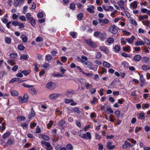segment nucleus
Masks as SVG:
<instances>
[{"label": "nucleus", "instance_id": "obj_1", "mask_svg": "<svg viewBox=\"0 0 150 150\" xmlns=\"http://www.w3.org/2000/svg\"><path fill=\"white\" fill-rule=\"evenodd\" d=\"M84 41L85 43L91 47L95 48L97 46L95 42L91 39L85 40Z\"/></svg>", "mask_w": 150, "mask_h": 150}, {"label": "nucleus", "instance_id": "obj_2", "mask_svg": "<svg viewBox=\"0 0 150 150\" xmlns=\"http://www.w3.org/2000/svg\"><path fill=\"white\" fill-rule=\"evenodd\" d=\"M45 87L49 90H52L56 88V85L55 83L50 81L47 84Z\"/></svg>", "mask_w": 150, "mask_h": 150}, {"label": "nucleus", "instance_id": "obj_3", "mask_svg": "<svg viewBox=\"0 0 150 150\" xmlns=\"http://www.w3.org/2000/svg\"><path fill=\"white\" fill-rule=\"evenodd\" d=\"M28 99V96L27 94H25L23 98L22 97L19 96L18 100L21 103L26 102Z\"/></svg>", "mask_w": 150, "mask_h": 150}, {"label": "nucleus", "instance_id": "obj_4", "mask_svg": "<svg viewBox=\"0 0 150 150\" xmlns=\"http://www.w3.org/2000/svg\"><path fill=\"white\" fill-rule=\"evenodd\" d=\"M81 137L86 139H91L92 138L91 134L89 132H87L86 134H83L80 135Z\"/></svg>", "mask_w": 150, "mask_h": 150}, {"label": "nucleus", "instance_id": "obj_5", "mask_svg": "<svg viewBox=\"0 0 150 150\" xmlns=\"http://www.w3.org/2000/svg\"><path fill=\"white\" fill-rule=\"evenodd\" d=\"M76 93L75 91L72 89H68L66 91V95L68 98H71Z\"/></svg>", "mask_w": 150, "mask_h": 150}, {"label": "nucleus", "instance_id": "obj_6", "mask_svg": "<svg viewBox=\"0 0 150 150\" xmlns=\"http://www.w3.org/2000/svg\"><path fill=\"white\" fill-rule=\"evenodd\" d=\"M61 95L59 93H54L50 94L48 96L50 100H53L57 98L60 96Z\"/></svg>", "mask_w": 150, "mask_h": 150}, {"label": "nucleus", "instance_id": "obj_7", "mask_svg": "<svg viewBox=\"0 0 150 150\" xmlns=\"http://www.w3.org/2000/svg\"><path fill=\"white\" fill-rule=\"evenodd\" d=\"M109 31L111 33L115 34L118 32V30L116 28V26L115 25H113L110 28Z\"/></svg>", "mask_w": 150, "mask_h": 150}, {"label": "nucleus", "instance_id": "obj_8", "mask_svg": "<svg viewBox=\"0 0 150 150\" xmlns=\"http://www.w3.org/2000/svg\"><path fill=\"white\" fill-rule=\"evenodd\" d=\"M41 143L43 146L45 145L47 147V148L53 149L52 146L51 145V144L48 142L42 141L41 142Z\"/></svg>", "mask_w": 150, "mask_h": 150}, {"label": "nucleus", "instance_id": "obj_9", "mask_svg": "<svg viewBox=\"0 0 150 150\" xmlns=\"http://www.w3.org/2000/svg\"><path fill=\"white\" fill-rule=\"evenodd\" d=\"M85 65L86 67L89 68L91 70H93L92 64L90 62L87 61Z\"/></svg>", "mask_w": 150, "mask_h": 150}, {"label": "nucleus", "instance_id": "obj_10", "mask_svg": "<svg viewBox=\"0 0 150 150\" xmlns=\"http://www.w3.org/2000/svg\"><path fill=\"white\" fill-rule=\"evenodd\" d=\"M112 142H108L107 143V149L109 150H111L114 149L115 147V145L112 146Z\"/></svg>", "mask_w": 150, "mask_h": 150}, {"label": "nucleus", "instance_id": "obj_11", "mask_svg": "<svg viewBox=\"0 0 150 150\" xmlns=\"http://www.w3.org/2000/svg\"><path fill=\"white\" fill-rule=\"evenodd\" d=\"M124 1L122 0H120L119 1L117 2V4L121 9L125 10L124 7Z\"/></svg>", "mask_w": 150, "mask_h": 150}, {"label": "nucleus", "instance_id": "obj_12", "mask_svg": "<svg viewBox=\"0 0 150 150\" xmlns=\"http://www.w3.org/2000/svg\"><path fill=\"white\" fill-rule=\"evenodd\" d=\"M106 34L105 33H100L99 37L101 40L103 41L106 39Z\"/></svg>", "mask_w": 150, "mask_h": 150}, {"label": "nucleus", "instance_id": "obj_13", "mask_svg": "<svg viewBox=\"0 0 150 150\" xmlns=\"http://www.w3.org/2000/svg\"><path fill=\"white\" fill-rule=\"evenodd\" d=\"M98 20L99 23H103L104 24H108L109 22V20L107 19H103L100 18Z\"/></svg>", "mask_w": 150, "mask_h": 150}, {"label": "nucleus", "instance_id": "obj_14", "mask_svg": "<svg viewBox=\"0 0 150 150\" xmlns=\"http://www.w3.org/2000/svg\"><path fill=\"white\" fill-rule=\"evenodd\" d=\"M140 81L141 82L140 86L141 87H142L143 86L145 82V79L144 78L143 76V75H141L140 76Z\"/></svg>", "mask_w": 150, "mask_h": 150}, {"label": "nucleus", "instance_id": "obj_15", "mask_svg": "<svg viewBox=\"0 0 150 150\" xmlns=\"http://www.w3.org/2000/svg\"><path fill=\"white\" fill-rule=\"evenodd\" d=\"M35 114V112L33 108H32L31 110V112L29 113L28 116V119H30L32 117L34 116Z\"/></svg>", "mask_w": 150, "mask_h": 150}, {"label": "nucleus", "instance_id": "obj_16", "mask_svg": "<svg viewBox=\"0 0 150 150\" xmlns=\"http://www.w3.org/2000/svg\"><path fill=\"white\" fill-rule=\"evenodd\" d=\"M142 59V57L140 55L137 54L135 55L134 57V61L135 62H138L140 61Z\"/></svg>", "mask_w": 150, "mask_h": 150}, {"label": "nucleus", "instance_id": "obj_17", "mask_svg": "<svg viewBox=\"0 0 150 150\" xmlns=\"http://www.w3.org/2000/svg\"><path fill=\"white\" fill-rule=\"evenodd\" d=\"M20 38L24 42H26L28 40L27 37L24 34L22 35Z\"/></svg>", "mask_w": 150, "mask_h": 150}, {"label": "nucleus", "instance_id": "obj_18", "mask_svg": "<svg viewBox=\"0 0 150 150\" xmlns=\"http://www.w3.org/2000/svg\"><path fill=\"white\" fill-rule=\"evenodd\" d=\"M94 6L93 5H91V6L87 8L86 10L88 12L93 13L94 12Z\"/></svg>", "mask_w": 150, "mask_h": 150}, {"label": "nucleus", "instance_id": "obj_19", "mask_svg": "<svg viewBox=\"0 0 150 150\" xmlns=\"http://www.w3.org/2000/svg\"><path fill=\"white\" fill-rule=\"evenodd\" d=\"M28 89L29 91L32 94L35 95L37 94V92L35 89L33 87Z\"/></svg>", "mask_w": 150, "mask_h": 150}, {"label": "nucleus", "instance_id": "obj_20", "mask_svg": "<svg viewBox=\"0 0 150 150\" xmlns=\"http://www.w3.org/2000/svg\"><path fill=\"white\" fill-rule=\"evenodd\" d=\"M66 123V121L64 119L60 120L58 122V125L59 126H63Z\"/></svg>", "mask_w": 150, "mask_h": 150}, {"label": "nucleus", "instance_id": "obj_21", "mask_svg": "<svg viewBox=\"0 0 150 150\" xmlns=\"http://www.w3.org/2000/svg\"><path fill=\"white\" fill-rule=\"evenodd\" d=\"M142 69L144 70H148L150 69V67L149 65H143L142 67Z\"/></svg>", "mask_w": 150, "mask_h": 150}, {"label": "nucleus", "instance_id": "obj_22", "mask_svg": "<svg viewBox=\"0 0 150 150\" xmlns=\"http://www.w3.org/2000/svg\"><path fill=\"white\" fill-rule=\"evenodd\" d=\"M29 23H30L32 26H34L36 24V21L33 18L29 21Z\"/></svg>", "mask_w": 150, "mask_h": 150}, {"label": "nucleus", "instance_id": "obj_23", "mask_svg": "<svg viewBox=\"0 0 150 150\" xmlns=\"http://www.w3.org/2000/svg\"><path fill=\"white\" fill-rule=\"evenodd\" d=\"M5 42L7 44H10L11 43V38L6 37L5 38Z\"/></svg>", "mask_w": 150, "mask_h": 150}, {"label": "nucleus", "instance_id": "obj_24", "mask_svg": "<svg viewBox=\"0 0 150 150\" xmlns=\"http://www.w3.org/2000/svg\"><path fill=\"white\" fill-rule=\"evenodd\" d=\"M138 119L141 120H144L145 119V114L143 112L139 114V117H138Z\"/></svg>", "mask_w": 150, "mask_h": 150}, {"label": "nucleus", "instance_id": "obj_25", "mask_svg": "<svg viewBox=\"0 0 150 150\" xmlns=\"http://www.w3.org/2000/svg\"><path fill=\"white\" fill-rule=\"evenodd\" d=\"M100 49L102 51H103L106 53H108L109 52V50L106 47L104 46H101L100 47Z\"/></svg>", "mask_w": 150, "mask_h": 150}, {"label": "nucleus", "instance_id": "obj_26", "mask_svg": "<svg viewBox=\"0 0 150 150\" xmlns=\"http://www.w3.org/2000/svg\"><path fill=\"white\" fill-rule=\"evenodd\" d=\"M102 54L100 52H97L95 54V58L97 59H100L102 57Z\"/></svg>", "mask_w": 150, "mask_h": 150}, {"label": "nucleus", "instance_id": "obj_27", "mask_svg": "<svg viewBox=\"0 0 150 150\" xmlns=\"http://www.w3.org/2000/svg\"><path fill=\"white\" fill-rule=\"evenodd\" d=\"M66 148L68 150H72L73 149V146L71 144L69 143L67 144Z\"/></svg>", "mask_w": 150, "mask_h": 150}, {"label": "nucleus", "instance_id": "obj_28", "mask_svg": "<svg viewBox=\"0 0 150 150\" xmlns=\"http://www.w3.org/2000/svg\"><path fill=\"white\" fill-rule=\"evenodd\" d=\"M146 43H144L143 41L141 40L137 41L135 43L136 46L142 45L145 44Z\"/></svg>", "mask_w": 150, "mask_h": 150}, {"label": "nucleus", "instance_id": "obj_29", "mask_svg": "<svg viewBox=\"0 0 150 150\" xmlns=\"http://www.w3.org/2000/svg\"><path fill=\"white\" fill-rule=\"evenodd\" d=\"M11 133L9 132H6L3 135V138L4 139L8 138L10 135Z\"/></svg>", "mask_w": 150, "mask_h": 150}, {"label": "nucleus", "instance_id": "obj_30", "mask_svg": "<svg viewBox=\"0 0 150 150\" xmlns=\"http://www.w3.org/2000/svg\"><path fill=\"white\" fill-rule=\"evenodd\" d=\"M29 56L27 54H23L21 55L20 57L21 59L27 60L28 59Z\"/></svg>", "mask_w": 150, "mask_h": 150}, {"label": "nucleus", "instance_id": "obj_31", "mask_svg": "<svg viewBox=\"0 0 150 150\" xmlns=\"http://www.w3.org/2000/svg\"><path fill=\"white\" fill-rule=\"evenodd\" d=\"M41 137L42 139L46 141H48L50 139V137L44 134L42 135Z\"/></svg>", "mask_w": 150, "mask_h": 150}, {"label": "nucleus", "instance_id": "obj_32", "mask_svg": "<svg viewBox=\"0 0 150 150\" xmlns=\"http://www.w3.org/2000/svg\"><path fill=\"white\" fill-rule=\"evenodd\" d=\"M103 66L105 67L109 68L110 67L111 65L109 63L106 61H104L103 63Z\"/></svg>", "mask_w": 150, "mask_h": 150}, {"label": "nucleus", "instance_id": "obj_33", "mask_svg": "<svg viewBox=\"0 0 150 150\" xmlns=\"http://www.w3.org/2000/svg\"><path fill=\"white\" fill-rule=\"evenodd\" d=\"M7 143L9 145H13L14 143V140L11 138H9L8 140Z\"/></svg>", "mask_w": 150, "mask_h": 150}, {"label": "nucleus", "instance_id": "obj_34", "mask_svg": "<svg viewBox=\"0 0 150 150\" xmlns=\"http://www.w3.org/2000/svg\"><path fill=\"white\" fill-rule=\"evenodd\" d=\"M52 58V56L50 55L47 54L45 56V59L48 62L50 61Z\"/></svg>", "mask_w": 150, "mask_h": 150}, {"label": "nucleus", "instance_id": "obj_35", "mask_svg": "<svg viewBox=\"0 0 150 150\" xmlns=\"http://www.w3.org/2000/svg\"><path fill=\"white\" fill-rule=\"evenodd\" d=\"M130 21L132 24L134 25L135 26L137 25V23L135 19L132 18H131Z\"/></svg>", "mask_w": 150, "mask_h": 150}, {"label": "nucleus", "instance_id": "obj_36", "mask_svg": "<svg viewBox=\"0 0 150 150\" xmlns=\"http://www.w3.org/2000/svg\"><path fill=\"white\" fill-rule=\"evenodd\" d=\"M15 60L14 59L11 60H9L8 61V62L9 64L13 66L15 64Z\"/></svg>", "mask_w": 150, "mask_h": 150}, {"label": "nucleus", "instance_id": "obj_37", "mask_svg": "<svg viewBox=\"0 0 150 150\" xmlns=\"http://www.w3.org/2000/svg\"><path fill=\"white\" fill-rule=\"evenodd\" d=\"M20 0H14L13 5L16 7H17L20 3Z\"/></svg>", "mask_w": 150, "mask_h": 150}, {"label": "nucleus", "instance_id": "obj_38", "mask_svg": "<svg viewBox=\"0 0 150 150\" xmlns=\"http://www.w3.org/2000/svg\"><path fill=\"white\" fill-rule=\"evenodd\" d=\"M83 13H79L77 16V19L79 21L81 20L83 18Z\"/></svg>", "mask_w": 150, "mask_h": 150}, {"label": "nucleus", "instance_id": "obj_39", "mask_svg": "<svg viewBox=\"0 0 150 150\" xmlns=\"http://www.w3.org/2000/svg\"><path fill=\"white\" fill-rule=\"evenodd\" d=\"M114 40V39L110 37L108 38L107 41L109 44H111L113 42Z\"/></svg>", "mask_w": 150, "mask_h": 150}, {"label": "nucleus", "instance_id": "obj_40", "mask_svg": "<svg viewBox=\"0 0 150 150\" xmlns=\"http://www.w3.org/2000/svg\"><path fill=\"white\" fill-rule=\"evenodd\" d=\"M114 49L115 52H118L120 50V47L118 45H116L114 47Z\"/></svg>", "mask_w": 150, "mask_h": 150}, {"label": "nucleus", "instance_id": "obj_41", "mask_svg": "<svg viewBox=\"0 0 150 150\" xmlns=\"http://www.w3.org/2000/svg\"><path fill=\"white\" fill-rule=\"evenodd\" d=\"M121 64L124 67H127L128 66V63L125 61H123L121 63Z\"/></svg>", "mask_w": 150, "mask_h": 150}, {"label": "nucleus", "instance_id": "obj_42", "mask_svg": "<svg viewBox=\"0 0 150 150\" xmlns=\"http://www.w3.org/2000/svg\"><path fill=\"white\" fill-rule=\"evenodd\" d=\"M29 124V122H28V123H24L22 124L21 126L22 127L23 129H25L28 127Z\"/></svg>", "mask_w": 150, "mask_h": 150}, {"label": "nucleus", "instance_id": "obj_43", "mask_svg": "<svg viewBox=\"0 0 150 150\" xmlns=\"http://www.w3.org/2000/svg\"><path fill=\"white\" fill-rule=\"evenodd\" d=\"M26 17L28 21L32 18H33V17L31 16L30 13H26Z\"/></svg>", "mask_w": 150, "mask_h": 150}, {"label": "nucleus", "instance_id": "obj_44", "mask_svg": "<svg viewBox=\"0 0 150 150\" xmlns=\"http://www.w3.org/2000/svg\"><path fill=\"white\" fill-rule=\"evenodd\" d=\"M149 58L147 57H144L142 58V61L145 62V63L147 62L149 60Z\"/></svg>", "mask_w": 150, "mask_h": 150}, {"label": "nucleus", "instance_id": "obj_45", "mask_svg": "<svg viewBox=\"0 0 150 150\" xmlns=\"http://www.w3.org/2000/svg\"><path fill=\"white\" fill-rule=\"evenodd\" d=\"M30 70H23L22 71V72L25 76H27L30 73Z\"/></svg>", "mask_w": 150, "mask_h": 150}, {"label": "nucleus", "instance_id": "obj_46", "mask_svg": "<svg viewBox=\"0 0 150 150\" xmlns=\"http://www.w3.org/2000/svg\"><path fill=\"white\" fill-rule=\"evenodd\" d=\"M37 16L38 18H42L44 17L43 13L40 12L37 14Z\"/></svg>", "mask_w": 150, "mask_h": 150}, {"label": "nucleus", "instance_id": "obj_47", "mask_svg": "<svg viewBox=\"0 0 150 150\" xmlns=\"http://www.w3.org/2000/svg\"><path fill=\"white\" fill-rule=\"evenodd\" d=\"M10 57L11 58H16L18 54L16 53H12L10 54Z\"/></svg>", "mask_w": 150, "mask_h": 150}, {"label": "nucleus", "instance_id": "obj_48", "mask_svg": "<svg viewBox=\"0 0 150 150\" xmlns=\"http://www.w3.org/2000/svg\"><path fill=\"white\" fill-rule=\"evenodd\" d=\"M100 34V33L99 31H97L94 33L93 35L96 38H99Z\"/></svg>", "mask_w": 150, "mask_h": 150}, {"label": "nucleus", "instance_id": "obj_49", "mask_svg": "<svg viewBox=\"0 0 150 150\" xmlns=\"http://www.w3.org/2000/svg\"><path fill=\"white\" fill-rule=\"evenodd\" d=\"M18 49L20 50H23L25 48V47L22 45H19L18 46Z\"/></svg>", "mask_w": 150, "mask_h": 150}, {"label": "nucleus", "instance_id": "obj_50", "mask_svg": "<svg viewBox=\"0 0 150 150\" xmlns=\"http://www.w3.org/2000/svg\"><path fill=\"white\" fill-rule=\"evenodd\" d=\"M11 93L13 96H18V92L16 91H11Z\"/></svg>", "mask_w": 150, "mask_h": 150}, {"label": "nucleus", "instance_id": "obj_51", "mask_svg": "<svg viewBox=\"0 0 150 150\" xmlns=\"http://www.w3.org/2000/svg\"><path fill=\"white\" fill-rule=\"evenodd\" d=\"M53 122L52 120H50L47 125V127L48 128H50L53 125Z\"/></svg>", "mask_w": 150, "mask_h": 150}, {"label": "nucleus", "instance_id": "obj_52", "mask_svg": "<svg viewBox=\"0 0 150 150\" xmlns=\"http://www.w3.org/2000/svg\"><path fill=\"white\" fill-rule=\"evenodd\" d=\"M70 8L71 9L74 10L75 8V5L74 3H72L70 6Z\"/></svg>", "mask_w": 150, "mask_h": 150}, {"label": "nucleus", "instance_id": "obj_53", "mask_svg": "<svg viewBox=\"0 0 150 150\" xmlns=\"http://www.w3.org/2000/svg\"><path fill=\"white\" fill-rule=\"evenodd\" d=\"M36 41L37 42H40L43 41V38L39 36L36 39Z\"/></svg>", "mask_w": 150, "mask_h": 150}, {"label": "nucleus", "instance_id": "obj_54", "mask_svg": "<svg viewBox=\"0 0 150 150\" xmlns=\"http://www.w3.org/2000/svg\"><path fill=\"white\" fill-rule=\"evenodd\" d=\"M121 55L122 56H123L124 57H129V58L131 57V56H130V55H129L128 54H127L126 53H125V52H123V53H122Z\"/></svg>", "mask_w": 150, "mask_h": 150}, {"label": "nucleus", "instance_id": "obj_55", "mask_svg": "<svg viewBox=\"0 0 150 150\" xmlns=\"http://www.w3.org/2000/svg\"><path fill=\"white\" fill-rule=\"evenodd\" d=\"M73 110L74 112H75L79 114L80 112L79 108L77 107L74 108Z\"/></svg>", "mask_w": 150, "mask_h": 150}, {"label": "nucleus", "instance_id": "obj_56", "mask_svg": "<svg viewBox=\"0 0 150 150\" xmlns=\"http://www.w3.org/2000/svg\"><path fill=\"white\" fill-rule=\"evenodd\" d=\"M61 61L64 63L66 62L67 60V58L65 56H62L61 57Z\"/></svg>", "mask_w": 150, "mask_h": 150}, {"label": "nucleus", "instance_id": "obj_57", "mask_svg": "<svg viewBox=\"0 0 150 150\" xmlns=\"http://www.w3.org/2000/svg\"><path fill=\"white\" fill-rule=\"evenodd\" d=\"M64 101L67 104L71 102H73V100L72 99H65Z\"/></svg>", "mask_w": 150, "mask_h": 150}, {"label": "nucleus", "instance_id": "obj_58", "mask_svg": "<svg viewBox=\"0 0 150 150\" xmlns=\"http://www.w3.org/2000/svg\"><path fill=\"white\" fill-rule=\"evenodd\" d=\"M115 114L116 115L117 118H119L120 117V112L119 110H117L115 111Z\"/></svg>", "mask_w": 150, "mask_h": 150}, {"label": "nucleus", "instance_id": "obj_59", "mask_svg": "<svg viewBox=\"0 0 150 150\" xmlns=\"http://www.w3.org/2000/svg\"><path fill=\"white\" fill-rule=\"evenodd\" d=\"M53 76L54 77H62L63 76V75L57 73L56 74L53 75Z\"/></svg>", "mask_w": 150, "mask_h": 150}, {"label": "nucleus", "instance_id": "obj_60", "mask_svg": "<svg viewBox=\"0 0 150 150\" xmlns=\"http://www.w3.org/2000/svg\"><path fill=\"white\" fill-rule=\"evenodd\" d=\"M144 24L146 26H149L150 24V21L149 20H146L144 22Z\"/></svg>", "mask_w": 150, "mask_h": 150}, {"label": "nucleus", "instance_id": "obj_61", "mask_svg": "<svg viewBox=\"0 0 150 150\" xmlns=\"http://www.w3.org/2000/svg\"><path fill=\"white\" fill-rule=\"evenodd\" d=\"M19 19L22 21H25L26 19L24 16H21L19 17Z\"/></svg>", "mask_w": 150, "mask_h": 150}, {"label": "nucleus", "instance_id": "obj_62", "mask_svg": "<svg viewBox=\"0 0 150 150\" xmlns=\"http://www.w3.org/2000/svg\"><path fill=\"white\" fill-rule=\"evenodd\" d=\"M50 66V64L49 63H47L46 62H45L43 65V67L45 68L46 69Z\"/></svg>", "mask_w": 150, "mask_h": 150}, {"label": "nucleus", "instance_id": "obj_63", "mask_svg": "<svg viewBox=\"0 0 150 150\" xmlns=\"http://www.w3.org/2000/svg\"><path fill=\"white\" fill-rule=\"evenodd\" d=\"M19 22L17 21H14L12 23L13 25L14 26H18Z\"/></svg>", "mask_w": 150, "mask_h": 150}, {"label": "nucleus", "instance_id": "obj_64", "mask_svg": "<svg viewBox=\"0 0 150 150\" xmlns=\"http://www.w3.org/2000/svg\"><path fill=\"white\" fill-rule=\"evenodd\" d=\"M18 26H19V29L23 28L25 27L24 25L22 23H19Z\"/></svg>", "mask_w": 150, "mask_h": 150}]
</instances>
